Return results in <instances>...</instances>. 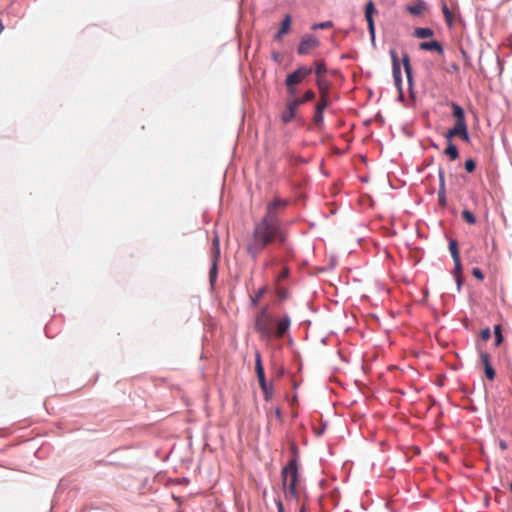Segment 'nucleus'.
Here are the masks:
<instances>
[{"label": "nucleus", "instance_id": "f257e3e1", "mask_svg": "<svg viewBox=\"0 0 512 512\" xmlns=\"http://www.w3.org/2000/svg\"><path fill=\"white\" fill-rule=\"evenodd\" d=\"M286 200L276 198L267 206L266 215L255 223L252 237L246 247L248 255L256 260L258 255L271 243L278 242L281 245L286 243V233L279 222L281 209L287 206Z\"/></svg>", "mask_w": 512, "mask_h": 512}, {"label": "nucleus", "instance_id": "f03ea898", "mask_svg": "<svg viewBox=\"0 0 512 512\" xmlns=\"http://www.w3.org/2000/svg\"><path fill=\"white\" fill-rule=\"evenodd\" d=\"M283 486L285 488V496L297 497V482L299 477V454L298 450H293L292 458L282 468L281 471Z\"/></svg>", "mask_w": 512, "mask_h": 512}, {"label": "nucleus", "instance_id": "7ed1b4c3", "mask_svg": "<svg viewBox=\"0 0 512 512\" xmlns=\"http://www.w3.org/2000/svg\"><path fill=\"white\" fill-rule=\"evenodd\" d=\"M271 324L272 317L267 314V308H262L255 319V330L263 337L270 338L273 335Z\"/></svg>", "mask_w": 512, "mask_h": 512}, {"label": "nucleus", "instance_id": "20e7f679", "mask_svg": "<svg viewBox=\"0 0 512 512\" xmlns=\"http://www.w3.org/2000/svg\"><path fill=\"white\" fill-rule=\"evenodd\" d=\"M255 370L257 373L259 385H260L263 393L265 394L266 398H268L269 396L272 395L273 390H272V387L269 386L266 382L265 372H264V368H263L262 361H261V355L259 352H256V355H255Z\"/></svg>", "mask_w": 512, "mask_h": 512}, {"label": "nucleus", "instance_id": "39448f33", "mask_svg": "<svg viewBox=\"0 0 512 512\" xmlns=\"http://www.w3.org/2000/svg\"><path fill=\"white\" fill-rule=\"evenodd\" d=\"M312 73V68L308 66H300L294 72L287 75L285 79L286 86H297L300 84L306 77H308Z\"/></svg>", "mask_w": 512, "mask_h": 512}, {"label": "nucleus", "instance_id": "423d86ee", "mask_svg": "<svg viewBox=\"0 0 512 512\" xmlns=\"http://www.w3.org/2000/svg\"><path fill=\"white\" fill-rule=\"evenodd\" d=\"M375 13H376L375 5H374L373 1L370 0L365 5V19L367 21L368 32H369L371 41L373 43L375 42V23H374V19H373V16Z\"/></svg>", "mask_w": 512, "mask_h": 512}, {"label": "nucleus", "instance_id": "0eeeda50", "mask_svg": "<svg viewBox=\"0 0 512 512\" xmlns=\"http://www.w3.org/2000/svg\"><path fill=\"white\" fill-rule=\"evenodd\" d=\"M319 41L312 35H304L300 41L297 52L299 55H307L312 49L319 46Z\"/></svg>", "mask_w": 512, "mask_h": 512}, {"label": "nucleus", "instance_id": "6e6552de", "mask_svg": "<svg viewBox=\"0 0 512 512\" xmlns=\"http://www.w3.org/2000/svg\"><path fill=\"white\" fill-rule=\"evenodd\" d=\"M455 136H460L464 141H469V133L467 124L455 123L454 127L446 133L447 140H451Z\"/></svg>", "mask_w": 512, "mask_h": 512}, {"label": "nucleus", "instance_id": "1a4fd4ad", "mask_svg": "<svg viewBox=\"0 0 512 512\" xmlns=\"http://www.w3.org/2000/svg\"><path fill=\"white\" fill-rule=\"evenodd\" d=\"M213 254H214L215 260H214L212 267L210 269V272H209V280H210L211 284H213V282L216 280V277H217L216 258L220 254L219 238L217 235L213 239Z\"/></svg>", "mask_w": 512, "mask_h": 512}, {"label": "nucleus", "instance_id": "9d476101", "mask_svg": "<svg viewBox=\"0 0 512 512\" xmlns=\"http://www.w3.org/2000/svg\"><path fill=\"white\" fill-rule=\"evenodd\" d=\"M299 106L297 102L292 99L288 100L286 109L281 115V119L284 123H289L296 115V110Z\"/></svg>", "mask_w": 512, "mask_h": 512}, {"label": "nucleus", "instance_id": "9b49d317", "mask_svg": "<svg viewBox=\"0 0 512 512\" xmlns=\"http://www.w3.org/2000/svg\"><path fill=\"white\" fill-rule=\"evenodd\" d=\"M290 325H291L290 317H289L288 315H284V316H283V317H282V318L277 322L275 335H276L278 338L283 337V336H284V334L289 330Z\"/></svg>", "mask_w": 512, "mask_h": 512}, {"label": "nucleus", "instance_id": "f8f14e48", "mask_svg": "<svg viewBox=\"0 0 512 512\" xmlns=\"http://www.w3.org/2000/svg\"><path fill=\"white\" fill-rule=\"evenodd\" d=\"M419 48L421 50H424V51H435L438 54H442L443 53L442 45L438 41H436V40L421 42L419 44Z\"/></svg>", "mask_w": 512, "mask_h": 512}, {"label": "nucleus", "instance_id": "ddd939ff", "mask_svg": "<svg viewBox=\"0 0 512 512\" xmlns=\"http://www.w3.org/2000/svg\"><path fill=\"white\" fill-rule=\"evenodd\" d=\"M402 63L404 66V71L407 77V81L409 86H412L413 76H412V67L410 64V56L407 52H404L402 55Z\"/></svg>", "mask_w": 512, "mask_h": 512}, {"label": "nucleus", "instance_id": "4468645a", "mask_svg": "<svg viewBox=\"0 0 512 512\" xmlns=\"http://www.w3.org/2000/svg\"><path fill=\"white\" fill-rule=\"evenodd\" d=\"M451 108L456 119L455 123L466 124L464 109L455 102L451 103Z\"/></svg>", "mask_w": 512, "mask_h": 512}, {"label": "nucleus", "instance_id": "2eb2a0df", "mask_svg": "<svg viewBox=\"0 0 512 512\" xmlns=\"http://www.w3.org/2000/svg\"><path fill=\"white\" fill-rule=\"evenodd\" d=\"M425 10V2L417 0L416 3L407 6V11L413 16H419Z\"/></svg>", "mask_w": 512, "mask_h": 512}, {"label": "nucleus", "instance_id": "dca6fc26", "mask_svg": "<svg viewBox=\"0 0 512 512\" xmlns=\"http://www.w3.org/2000/svg\"><path fill=\"white\" fill-rule=\"evenodd\" d=\"M433 34H434V31L428 27H417L414 30V36L418 39L429 38V37H432Z\"/></svg>", "mask_w": 512, "mask_h": 512}, {"label": "nucleus", "instance_id": "f3484780", "mask_svg": "<svg viewBox=\"0 0 512 512\" xmlns=\"http://www.w3.org/2000/svg\"><path fill=\"white\" fill-rule=\"evenodd\" d=\"M448 141V144H447V147L445 149V154L451 159V160H456L458 157H459V151H458V148L456 147V145H454L452 143L451 140H447Z\"/></svg>", "mask_w": 512, "mask_h": 512}, {"label": "nucleus", "instance_id": "a211bd4d", "mask_svg": "<svg viewBox=\"0 0 512 512\" xmlns=\"http://www.w3.org/2000/svg\"><path fill=\"white\" fill-rule=\"evenodd\" d=\"M317 86L321 98L329 97V84L322 79H317Z\"/></svg>", "mask_w": 512, "mask_h": 512}, {"label": "nucleus", "instance_id": "6ab92c4d", "mask_svg": "<svg viewBox=\"0 0 512 512\" xmlns=\"http://www.w3.org/2000/svg\"><path fill=\"white\" fill-rule=\"evenodd\" d=\"M315 98V93L312 90H308L305 94L300 98H293L292 100L297 102V105L300 106L308 101H311Z\"/></svg>", "mask_w": 512, "mask_h": 512}, {"label": "nucleus", "instance_id": "aec40b11", "mask_svg": "<svg viewBox=\"0 0 512 512\" xmlns=\"http://www.w3.org/2000/svg\"><path fill=\"white\" fill-rule=\"evenodd\" d=\"M330 105V98L329 97H325V98H321L319 99V101L317 102L316 106H315V112L317 113H323L324 110Z\"/></svg>", "mask_w": 512, "mask_h": 512}, {"label": "nucleus", "instance_id": "412c9836", "mask_svg": "<svg viewBox=\"0 0 512 512\" xmlns=\"http://www.w3.org/2000/svg\"><path fill=\"white\" fill-rule=\"evenodd\" d=\"M330 105V98L329 97H325V98H321L319 99V101L317 102L316 106H315V112L317 113H323L324 110Z\"/></svg>", "mask_w": 512, "mask_h": 512}, {"label": "nucleus", "instance_id": "4be33fe9", "mask_svg": "<svg viewBox=\"0 0 512 512\" xmlns=\"http://www.w3.org/2000/svg\"><path fill=\"white\" fill-rule=\"evenodd\" d=\"M330 105V98L329 97H325V98H321L319 99V101L317 102L316 106H315V112L317 113H323L324 110Z\"/></svg>", "mask_w": 512, "mask_h": 512}, {"label": "nucleus", "instance_id": "5701e85b", "mask_svg": "<svg viewBox=\"0 0 512 512\" xmlns=\"http://www.w3.org/2000/svg\"><path fill=\"white\" fill-rule=\"evenodd\" d=\"M395 86L397 87L398 92H401L402 89V74L401 69L392 70Z\"/></svg>", "mask_w": 512, "mask_h": 512}, {"label": "nucleus", "instance_id": "b1692460", "mask_svg": "<svg viewBox=\"0 0 512 512\" xmlns=\"http://www.w3.org/2000/svg\"><path fill=\"white\" fill-rule=\"evenodd\" d=\"M449 251L451 253L452 259L460 258L459 251H458V243L456 240L451 239L449 241Z\"/></svg>", "mask_w": 512, "mask_h": 512}, {"label": "nucleus", "instance_id": "393cba45", "mask_svg": "<svg viewBox=\"0 0 512 512\" xmlns=\"http://www.w3.org/2000/svg\"><path fill=\"white\" fill-rule=\"evenodd\" d=\"M389 53L392 60V70H396V68L401 69L400 61L396 51L394 49H391Z\"/></svg>", "mask_w": 512, "mask_h": 512}, {"label": "nucleus", "instance_id": "a878e982", "mask_svg": "<svg viewBox=\"0 0 512 512\" xmlns=\"http://www.w3.org/2000/svg\"><path fill=\"white\" fill-rule=\"evenodd\" d=\"M462 218L469 224L476 223V217L470 210H463Z\"/></svg>", "mask_w": 512, "mask_h": 512}, {"label": "nucleus", "instance_id": "bb28decb", "mask_svg": "<svg viewBox=\"0 0 512 512\" xmlns=\"http://www.w3.org/2000/svg\"><path fill=\"white\" fill-rule=\"evenodd\" d=\"M265 292H266L265 287L260 288L253 296H251V304L253 306L257 305V303L262 298V296L265 294Z\"/></svg>", "mask_w": 512, "mask_h": 512}, {"label": "nucleus", "instance_id": "cd10ccee", "mask_svg": "<svg viewBox=\"0 0 512 512\" xmlns=\"http://www.w3.org/2000/svg\"><path fill=\"white\" fill-rule=\"evenodd\" d=\"M442 12L444 14L447 24L451 25L453 22V16H452L450 9L448 8V6L445 3L442 4Z\"/></svg>", "mask_w": 512, "mask_h": 512}, {"label": "nucleus", "instance_id": "c85d7f7f", "mask_svg": "<svg viewBox=\"0 0 512 512\" xmlns=\"http://www.w3.org/2000/svg\"><path fill=\"white\" fill-rule=\"evenodd\" d=\"M494 335H495V345L498 346L503 341V335H502V331H501V328L499 325L495 326Z\"/></svg>", "mask_w": 512, "mask_h": 512}, {"label": "nucleus", "instance_id": "c756f323", "mask_svg": "<svg viewBox=\"0 0 512 512\" xmlns=\"http://www.w3.org/2000/svg\"><path fill=\"white\" fill-rule=\"evenodd\" d=\"M290 26H291V16L287 14L281 23L280 29L288 33L290 30Z\"/></svg>", "mask_w": 512, "mask_h": 512}, {"label": "nucleus", "instance_id": "7c9ffc66", "mask_svg": "<svg viewBox=\"0 0 512 512\" xmlns=\"http://www.w3.org/2000/svg\"><path fill=\"white\" fill-rule=\"evenodd\" d=\"M325 71H326L325 63L324 62H317L316 63V68H315V72H316V75H317L318 79H321V77L325 73Z\"/></svg>", "mask_w": 512, "mask_h": 512}, {"label": "nucleus", "instance_id": "2f4dec72", "mask_svg": "<svg viewBox=\"0 0 512 512\" xmlns=\"http://www.w3.org/2000/svg\"><path fill=\"white\" fill-rule=\"evenodd\" d=\"M332 26H333L332 21H325V22L316 23V24L312 25L311 29H313V30L327 29V28H330Z\"/></svg>", "mask_w": 512, "mask_h": 512}, {"label": "nucleus", "instance_id": "473e14b6", "mask_svg": "<svg viewBox=\"0 0 512 512\" xmlns=\"http://www.w3.org/2000/svg\"><path fill=\"white\" fill-rule=\"evenodd\" d=\"M438 203L440 206H446V189H438Z\"/></svg>", "mask_w": 512, "mask_h": 512}, {"label": "nucleus", "instance_id": "72a5a7b5", "mask_svg": "<svg viewBox=\"0 0 512 512\" xmlns=\"http://www.w3.org/2000/svg\"><path fill=\"white\" fill-rule=\"evenodd\" d=\"M484 370H485V375L486 377L489 379V380H493L495 378V370L494 368L491 366V364H487L485 367H484Z\"/></svg>", "mask_w": 512, "mask_h": 512}, {"label": "nucleus", "instance_id": "f704fd0d", "mask_svg": "<svg viewBox=\"0 0 512 512\" xmlns=\"http://www.w3.org/2000/svg\"><path fill=\"white\" fill-rule=\"evenodd\" d=\"M438 176H439V189H446V187H445V173H444L443 168H439Z\"/></svg>", "mask_w": 512, "mask_h": 512}, {"label": "nucleus", "instance_id": "c9c22d12", "mask_svg": "<svg viewBox=\"0 0 512 512\" xmlns=\"http://www.w3.org/2000/svg\"><path fill=\"white\" fill-rule=\"evenodd\" d=\"M464 166L467 172L472 173L476 168V163L473 159H468L465 161Z\"/></svg>", "mask_w": 512, "mask_h": 512}, {"label": "nucleus", "instance_id": "e433bc0d", "mask_svg": "<svg viewBox=\"0 0 512 512\" xmlns=\"http://www.w3.org/2000/svg\"><path fill=\"white\" fill-rule=\"evenodd\" d=\"M454 262V273L455 275H461L462 273V264L460 258L453 259Z\"/></svg>", "mask_w": 512, "mask_h": 512}, {"label": "nucleus", "instance_id": "4c0bfd02", "mask_svg": "<svg viewBox=\"0 0 512 512\" xmlns=\"http://www.w3.org/2000/svg\"><path fill=\"white\" fill-rule=\"evenodd\" d=\"M313 121L318 127L323 125V113H314Z\"/></svg>", "mask_w": 512, "mask_h": 512}, {"label": "nucleus", "instance_id": "58836bf2", "mask_svg": "<svg viewBox=\"0 0 512 512\" xmlns=\"http://www.w3.org/2000/svg\"><path fill=\"white\" fill-rule=\"evenodd\" d=\"M472 274L478 280H483L484 279V274H483L482 270L480 268H478V267H475V268L472 269Z\"/></svg>", "mask_w": 512, "mask_h": 512}, {"label": "nucleus", "instance_id": "ea45409f", "mask_svg": "<svg viewBox=\"0 0 512 512\" xmlns=\"http://www.w3.org/2000/svg\"><path fill=\"white\" fill-rule=\"evenodd\" d=\"M491 337V331L489 328H486L481 331V338L486 341Z\"/></svg>", "mask_w": 512, "mask_h": 512}, {"label": "nucleus", "instance_id": "a19ab883", "mask_svg": "<svg viewBox=\"0 0 512 512\" xmlns=\"http://www.w3.org/2000/svg\"><path fill=\"white\" fill-rule=\"evenodd\" d=\"M480 357H481V361H482V363H483L484 367H485L487 364H490V362H489V354H488V353L482 352V353H481V355H480Z\"/></svg>", "mask_w": 512, "mask_h": 512}, {"label": "nucleus", "instance_id": "79ce46f5", "mask_svg": "<svg viewBox=\"0 0 512 512\" xmlns=\"http://www.w3.org/2000/svg\"><path fill=\"white\" fill-rule=\"evenodd\" d=\"M455 281H456V284H457V291L459 292L461 290V286H462V283H463L461 275H455Z\"/></svg>", "mask_w": 512, "mask_h": 512}, {"label": "nucleus", "instance_id": "37998d69", "mask_svg": "<svg viewBox=\"0 0 512 512\" xmlns=\"http://www.w3.org/2000/svg\"><path fill=\"white\" fill-rule=\"evenodd\" d=\"M288 274H289L288 268L284 267L279 274V279H281V280L285 279L286 277H288Z\"/></svg>", "mask_w": 512, "mask_h": 512}, {"label": "nucleus", "instance_id": "c03bdc74", "mask_svg": "<svg viewBox=\"0 0 512 512\" xmlns=\"http://www.w3.org/2000/svg\"><path fill=\"white\" fill-rule=\"evenodd\" d=\"M275 504L277 506L278 512H284V506H283L281 499H276Z\"/></svg>", "mask_w": 512, "mask_h": 512}, {"label": "nucleus", "instance_id": "a18cd8bd", "mask_svg": "<svg viewBox=\"0 0 512 512\" xmlns=\"http://www.w3.org/2000/svg\"><path fill=\"white\" fill-rule=\"evenodd\" d=\"M285 34H287V32L279 29L278 32L275 34L274 39L280 40Z\"/></svg>", "mask_w": 512, "mask_h": 512}, {"label": "nucleus", "instance_id": "49530a36", "mask_svg": "<svg viewBox=\"0 0 512 512\" xmlns=\"http://www.w3.org/2000/svg\"><path fill=\"white\" fill-rule=\"evenodd\" d=\"M287 92L290 96H294L296 94V86H286Z\"/></svg>", "mask_w": 512, "mask_h": 512}, {"label": "nucleus", "instance_id": "de8ad7c7", "mask_svg": "<svg viewBox=\"0 0 512 512\" xmlns=\"http://www.w3.org/2000/svg\"><path fill=\"white\" fill-rule=\"evenodd\" d=\"M272 59L278 63L280 61V54L278 52H274L272 54Z\"/></svg>", "mask_w": 512, "mask_h": 512}, {"label": "nucleus", "instance_id": "09e8293b", "mask_svg": "<svg viewBox=\"0 0 512 512\" xmlns=\"http://www.w3.org/2000/svg\"><path fill=\"white\" fill-rule=\"evenodd\" d=\"M398 100H399V101H401V102H404V94H403V90H401V92H399Z\"/></svg>", "mask_w": 512, "mask_h": 512}, {"label": "nucleus", "instance_id": "8fccbe9b", "mask_svg": "<svg viewBox=\"0 0 512 512\" xmlns=\"http://www.w3.org/2000/svg\"><path fill=\"white\" fill-rule=\"evenodd\" d=\"M438 456H439L441 459H444V460H446V459H447L446 455H445L442 451H440V452L438 453Z\"/></svg>", "mask_w": 512, "mask_h": 512}, {"label": "nucleus", "instance_id": "3c124183", "mask_svg": "<svg viewBox=\"0 0 512 512\" xmlns=\"http://www.w3.org/2000/svg\"><path fill=\"white\" fill-rule=\"evenodd\" d=\"M3 30H4V25L2 23V20L0 19V34L2 33Z\"/></svg>", "mask_w": 512, "mask_h": 512}, {"label": "nucleus", "instance_id": "603ef678", "mask_svg": "<svg viewBox=\"0 0 512 512\" xmlns=\"http://www.w3.org/2000/svg\"><path fill=\"white\" fill-rule=\"evenodd\" d=\"M500 448H506V443L504 441L500 442Z\"/></svg>", "mask_w": 512, "mask_h": 512}, {"label": "nucleus", "instance_id": "864d4df0", "mask_svg": "<svg viewBox=\"0 0 512 512\" xmlns=\"http://www.w3.org/2000/svg\"><path fill=\"white\" fill-rule=\"evenodd\" d=\"M458 69V66L457 65H453L452 66V70H457Z\"/></svg>", "mask_w": 512, "mask_h": 512}, {"label": "nucleus", "instance_id": "5fc2aeb1", "mask_svg": "<svg viewBox=\"0 0 512 512\" xmlns=\"http://www.w3.org/2000/svg\"><path fill=\"white\" fill-rule=\"evenodd\" d=\"M300 512H306V510H305V507H304V506H302V507H301Z\"/></svg>", "mask_w": 512, "mask_h": 512}, {"label": "nucleus", "instance_id": "6e6d98bb", "mask_svg": "<svg viewBox=\"0 0 512 512\" xmlns=\"http://www.w3.org/2000/svg\"><path fill=\"white\" fill-rule=\"evenodd\" d=\"M410 448L416 449V448H418V447H417V446H411Z\"/></svg>", "mask_w": 512, "mask_h": 512}, {"label": "nucleus", "instance_id": "4d7b16f0", "mask_svg": "<svg viewBox=\"0 0 512 512\" xmlns=\"http://www.w3.org/2000/svg\"><path fill=\"white\" fill-rule=\"evenodd\" d=\"M510 489H511V492H512V482H511V486H510Z\"/></svg>", "mask_w": 512, "mask_h": 512}]
</instances>
